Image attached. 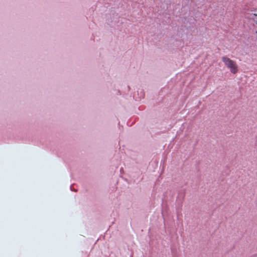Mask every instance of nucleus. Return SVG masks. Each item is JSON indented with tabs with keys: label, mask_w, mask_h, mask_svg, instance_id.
<instances>
[{
	"label": "nucleus",
	"mask_w": 257,
	"mask_h": 257,
	"mask_svg": "<svg viewBox=\"0 0 257 257\" xmlns=\"http://www.w3.org/2000/svg\"><path fill=\"white\" fill-rule=\"evenodd\" d=\"M253 16H255V17H257V14H251L250 15V18H253Z\"/></svg>",
	"instance_id": "2"
},
{
	"label": "nucleus",
	"mask_w": 257,
	"mask_h": 257,
	"mask_svg": "<svg viewBox=\"0 0 257 257\" xmlns=\"http://www.w3.org/2000/svg\"><path fill=\"white\" fill-rule=\"evenodd\" d=\"M222 60L232 73L235 74L237 72V67L233 60L226 56H223Z\"/></svg>",
	"instance_id": "1"
},
{
	"label": "nucleus",
	"mask_w": 257,
	"mask_h": 257,
	"mask_svg": "<svg viewBox=\"0 0 257 257\" xmlns=\"http://www.w3.org/2000/svg\"><path fill=\"white\" fill-rule=\"evenodd\" d=\"M70 188L71 190L73 191V190L72 189V186H71L70 187Z\"/></svg>",
	"instance_id": "3"
}]
</instances>
